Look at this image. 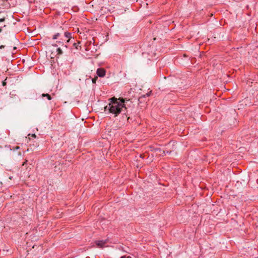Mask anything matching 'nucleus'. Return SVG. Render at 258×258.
Returning <instances> with one entry per match:
<instances>
[{"mask_svg": "<svg viewBox=\"0 0 258 258\" xmlns=\"http://www.w3.org/2000/svg\"><path fill=\"white\" fill-rule=\"evenodd\" d=\"M5 21V18H3L0 19V23L4 22Z\"/></svg>", "mask_w": 258, "mask_h": 258, "instance_id": "17", "label": "nucleus"}, {"mask_svg": "<svg viewBox=\"0 0 258 258\" xmlns=\"http://www.w3.org/2000/svg\"><path fill=\"white\" fill-rule=\"evenodd\" d=\"M59 37H63L64 38H68L67 42H70L72 38V34L67 31H64L61 27H60L58 30V31L53 35L52 39H57Z\"/></svg>", "mask_w": 258, "mask_h": 258, "instance_id": "2", "label": "nucleus"}, {"mask_svg": "<svg viewBox=\"0 0 258 258\" xmlns=\"http://www.w3.org/2000/svg\"><path fill=\"white\" fill-rule=\"evenodd\" d=\"M171 152V151H163V153L164 155L166 154V153H167V154H170Z\"/></svg>", "mask_w": 258, "mask_h": 258, "instance_id": "16", "label": "nucleus"}, {"mask_svg": "<svg viewBox=\"0 0 258 258\" xmlns=\"http://www.w3.org/2000/svg\"><path fill=\"white\" fill-rule=\"evenodd\" d=\"M19 148H20V147H19V146H16V147L15 148V149H16V150H18V149H19Z\"/></svg>", "mask_w": 258, "mask_h": 258, "instance_id": "22", "label": "nucleus"}, {"mask_svg": "<svg viewBox=\"0 0 258 258\" xmlns=\"http://www.w3.org/2000/svg\"><path fill=\"white\" fill-rule=\"evenodd\" d=\"M98 79V77H95V78H93L92 79V83L93 84H95L96 83V80H97Z\"/></svg>", "mask_w": 258, "mask_h": 258, "instance_id": "14", "label": "nucleus"}, {"mask_svg": "<svg viewBox=\"0 0 258 258\" xmlns=\"http://www.w3.org/2000/svg\"><path fill=\"white\" fill-rule=\"evenodd\" d=\"M140 157L142 158H144V155L143 154H140Z\"/></svg>", "mask_w": 258, "mask_h": 258, "instance_id": "18", "label": "nucleus"}, {"mask_svg": "<svg viewBox=\"0 0 258 258\" xmlns=\"http://www.w3.org/2000/svg\"><path fill=\"white\" fill-rule=\"evenodd\" d=\"M57 55H61L63 53L62 50L60 48H58L56 50Z\"/></svg>", "mask_w": 258, "mask_h": 258, "instance_id": "10", "label": "nucleus"}, {"mask_svg": "<svg viewBox=\"0 0 258 258\" xmlns=\"http://www.w3.org/2000/svg\"><path fill=\"white\" fill-rule=\"evenodd\" d=\"M105 70L103 68H99L96 71V74L99 77H103L105 75Z\"/></svg>", "mask_w": 258, "mask_h": 258, "instance_id": "3", "label": "nucleus"}, {"mask_svg": "<svg viewBox=\"0 0 258 258\" xmlns=\"http://www.w3.org/2000/svg\"><path fill=\"white\" fill-rule=\"evenodd\" d=\"M109 101L108 112L113 114L114 116L116 117L121 112L125 111L123 114L129 122L130 117L128 116L129 114L128 113L127 107L128 106V103L129 102H132L130 99L126 98L119 97L117 98L113 97L109 98Z\"/></svg>", "mask_w": 258, "mask_h": 258, "instance_id": "1", "label": "nucleus"}, {"mask_svg": "<svg viewBox=\"0 0 258 258\" xmlns=\"http://www.w3.org/2000/svg\"><path fill=\"white\" fill-rule=\"evenodd\" d=\"M144 101V99H142V100H141V102H142V101Z\"/></svg>", "mask_w": 258, "mask_h": 258, "instance_id": "27", "label": "nucleus"}, {"mask_svg": "<svg viewBox=\"0 0 258 258\" xmlns=\"http://www.w3.org/2000/svg\"><path fill=\"white\" fill-rule=\"evenodd\" d=\"M61 171H60V173H61ZM61 173L60 174V176H61Z\"/></svg>", "mask_w": 258, "mask_h": 258, "instance_id": "28", "label": "nucleus"}, {"mask_svg": "<svg viewBox=\"0 0 258 258\" xmlns=\"http://www.w3.org/2000/svg\"><path fill=\"white\" fill-rule=\"evenodd\" d=\"M2 31V28H0V32H1Z\"/></svg>", "mask_w": 258, "mask_h": 258, "instance_id": "26", "label": "nucleus"}, {"mask_svg": "<svg viewBox=\"0 0 258 258\" xmlns=\"http://www.w3.org/2000/svg\"><path fill=\"white\" fill-rule=\"evenodd\" d=\"M126 258H132L130 256H126Z\"/></svg>", "mask_w": 258, "mask_h": 258, "instance_id": "25", "label": "nucleus"}, {"mask_svg": "<svg viewBox=\"0 0 258 258\" xmlns=\"http://www.w3.org/2000/svg\"><path fill=\"white\" fill-rule=\"evenodd\" d=\"M109 108V104L107 106H106L105 107H104V111H108V108Z\"/></svg>", "mask_w": 258, "mask_h": 258, "instance_id": "15", "label": "nucleus"}, {"mask_svg": "<svg viewBox=\"0 0 258 258\" xmlns=\"http://www.w3.org/2000/svg\"><path fill=\"white\" fill-rule=\"evenodd\" d=\"M32 137L35 138L36 137V135L35 134H32Z\"/></svg>", "mask_w": 258, "mask_h": 258, "instance_id": "24", "label": "nucleus"}, {"mask_svg": "<svg viewBox=\"0 0 258 258\" xmlns=\"http://www.w3.org/2000/svg\"><path fill=\"white\" fill-rule=\"evenodd\" d=\"M95 243L99 247L102 248L106 243V241L97 240L95 241Z\"/></svg>", "mask_w": 258, "mask_h": 258, "instance_id": "5", "label": "nucleus"}, {"mask_svg": "<svg viewBox=\"0 0 258 258\" xmlns=\"http://www.w3.org/2000/svg\"><path fill=\"white\" fill-rule=\"evenodd\" d=\"M4 47H5L4 45H2L0 46V49H1L4 48Z\"/></svg>", "mask_w": 258, "mask_h": 258, "instance_id": "19", "label": "nucleus"}, {"mask_svg": "<svg viewBox=\"0 0 258 258\" xmlns=\"http://www.w3.org/2000/svg\"><path fill=\"white\" fill-rule=\"evenodd\" d=\"M60 166H62V165H60V164H58V166H55L54 167V171L55 172H56L58 170H59L60 169Z\"/></svg>", "mask_w": 258, "mask_h": 258, "instance_id": "12", "label": "nucleus"}, {"mask_svg": "<svg viewBox=\"0 0 258 258\" xmlns=\"http://www.w3.org/2000/svg\"><path fill=\"white\" fill-rule=\"evenodd\" d=\"M80 43V42H78V43H74L73 45L75 47L76 49H78L79 47H81L80 46H79V44Z\"/></svg>", "mask_w": 258, "mask_h": 258, "instance_id": "11", "label": "nucleus"}, {"mask_svg": "<svg viewBox=\"0 0 258 258\" xmlns=\"http://www.w3.org/2000/svg\"><path fill=\"white\" fill-rule=\"evenodd\" d=\"M92 43V42L91 41H87L86 43V50H89L90 49V48H89V46Z\"/></svg>", "mask_w": 258, "mask_h": 258, "instance_id": "8", "label": "nucleus"}, {"mask_svg": "<svg viewBox=\"0 0 258 258\" xmlns=\"http://www.w3.org/2000/svg\"><path fill=\"white\" fill-rule=\"evenodd\" d=\"M151 92H152L151 91H150L149 92L146 93L145 95H143L141 96H140L138 99V101L140 102V103H141L142 99L145 98L146 97L150 96L151 94Z\"/></svg>", "mask_w": 258, "mask_h": 258, "instance_id": "6", "label": "nucleus"}, {"mask_svg": "<svg viewBox=\"0 0 258 258\" xmlns=\"http://www.w3.org/2000/svg\"><path fill=\"white\" fill-rule=\"evenodd\" d=\"M120 258H126V256L125 255H123L121 256Z\"/></svg>", "mask_w": 258, "mask_h": 258, "instance_id": "23", "label": "nucleus"}, {"mask_svg": "<svg viewBox=\"0 0 258 258\" xmlns=\"http://www.w3.org/2000/svg\"><path fill=\"white\" fill-rule=\"evenodd\" d=\"M27 162L28 161L27 160H25V161L22 164V166L26 167L27 168Z\"/></svg>", "mask_w": 258, "mask_h": 258, "instance_id": "13", "label": "nucleus"}, {"mask_svg": "<svg viewBox=\"0 0 258 258\" xmlns=\"http://www.w3.org/2000/svg\"><path fill=\"white\" fill-rule=\"evenodd\" d=\"M6 85V82L5 81L3 82V85L5 86Z\"/></svg>", "mask_w": 258, "mask_h": 258, "instance_id": "21", "label": "nucleus"}, {"mask_svg": "<svg viewBox=\"0 0 258 258\" xmlns=\"http://www.w3.org/2000/svg\"><path fill=\"white\" fill-rule=\"evenodd\" d=\"M12 177H10V178H10V179H12Z\"/></svg>", "mask_w": 258, "mask_h": 258, "instance_id": "29", "label": "nucleus"}, {"mask_svg": "<svg viewBox=\"0 0 258 258\" xmlns=\"http://www.w3.org/2000/svg\"><path fill=\"white\" fill-rule=\"evenodd\" d=\"M3 6L5 7V8L8 7V5H10L9 3L8 2V0H3Z\"/></svg>", "mask_w": 258, "mask_h": 258, "instance_id": "9", "label": "nucleus"}, {"mask_svg": "<svg viewBox=\"0 0 258 258\" xmlns=\"http://www.w3.org/2000/svg\"><path fill=\"white\" fill-rule=\"evenodd\" d=\"M58 40L56 41V43H58V44H61L62 47L67 48V45H64L63 43H64V42H66L67 43L68 42H67L68 38H64L63 37H59V38H58Z\"/></svg>", "mask_w": 258, "mask_h": 258, "instance_id": "4", "label": "nucleus"}, {"mask_svg": "<svg viewBox=\"0 0 258 258\" xmlns=\"http://www.w3.org/2000/svg\"><path fill=\"white\" fill-rule=\"evenodd\" d=\"M52 45L54 47H56L57 46V45L56 44V43H55V44H52Z\"/></svg>", "mask_w": 258, "mask_h": 258, "instance_id": "20", "label": "nucleus"}, {"mask_svg": "<svg viewBox=\"0 0 258 258\" xmlns=\"http://www.w3.org/2000/svg\"><path fill=\"white\" fill-rule=\"evenodd\" d=\"M42 97H46L47 99L48 100H51L52 99V97L50 95H49V94H45V93H43L42 95H41Z\"/></svg>", "mask_w": 258, "mask_h": 258, "instance_id": "7", "label": "nucleus"}]
</instances>
